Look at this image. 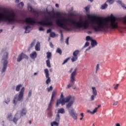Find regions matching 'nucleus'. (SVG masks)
Masks as SVG:
<instances>
[{"instance_id": "nucleus-5", "label": "nucleus", "mask_w": 126, "mask_h": 126, "mask_svg": "<svg viewBox=\"0 0 126 126\" xmlns=\"http://www.w3.org/2000/svg\"><path fill=\"white\" fill-rule=\"evenodd\" d=\"M77 71V69L75 68L74 70L71 74L70 84H69L67 85L66 87L67 89L70 88V87H72L73 85H74V82H75V76L76 75Z\"/></svg>"}, {"instance_id": "nucleus-12", "label": "nucleus", "mask_w": 126, "mask_h": 126, "mask_svg": "<svg viewBox=\"0 0 126 126\" xmlns=\"http://www.w3.org/2000/svg\"><path fill=\"white\" fill-rule=\"evenodd\" d=\"M69 113L74 120H77V114L74 112V109L72 108L71 110H69Z\"/></svg>"}, {"instance_id": "nucleus-18", "label": "nucleus", "mask_w": 126, "mask_h": 126, "mask_svg": "<svg viewBox=\"0 0 126 126\" xmlns=\"http://www.w3.org/2000/svg\"><path fill=\"white\" fill-rule=\"evenodd\" d=\"M97 41L94 39H92L91 40V45L92 47H95V46H97Z\"/></svg>"}, {"instance_id": "nucleus-20", "label": "nucleus", "mask_w": 126, "mask_h": 126, "mask_svg": "<svg viewBox=\"0 0 126 126\" xmlns=\"http://www.w3.org/2000/svg\"><path fill=\"white\" fill-rule=\"evenodd\" d=\"M30 28H31V27H30V26H26L24 28V29H25V33H29V32H30V30H29L30 29Z\"/></svg>"}, {"instance_id": "nucleus-55", "label": "nucleus", "mask_w": 126, "mask_h": 126, "mask_svg": "<svg viewBox=\"0 0 126 126\" xmlns=\"http://www.w3.org/2000/svg\"><path fill=\"white\" fill-rule=\"evenodd\" d=\"M118 105V101H116L113 103V106H117Z\"/></svg>"}, {"instance_id": "nucleus-50", "label": "nucleus", "mask_w": 126, "mask_h": 126, "mask_svg": "<svg viewBox=\"0 0 126 126\" xmlns=\"http://www.w3.org/2000/svg\"><path fill=\"white\" fill-rule=\"evenodd\" d=\"M85 10H86V12H88V10H89V7H88V6L86 7Z\"/></svg>"}, {"instance_id": "nucleus-62", "label": "nucleus", "mask_w": 126, "mask_h": 126, "mask_svg": "<svg viewBox=\"0 0 126 126\" xmlns=\"http://www.w3.org/2000/svg\"><path fill=\"white\" fill-rule=\"evenodd\" d=\"M55 6H56V7H59V4H58V3H56V4H55Z\"/></svg>"}, {"instance_id": "nucleus-6", "label": "nucleus", "mask_w": 126, "mask_h": 126, "mask_svg": "<svg viewBox=\"0 0 126 126\" xmlns=\"http://www.w3.org/2000/svg\"><path fill=\"white\" fill-rule=\"evenodd\" d=\"M44 21L38 22V24L44 26H53V22L51 21V16L44 18Z\"/></svg>"}, {"instance_id": "nucleus-47", "label": "nucleus", "mask_w": 126, "mask_h": 126, "mask_svg": "<svg viewBox=\"0 0 126 126\" xmlns=\"http://www.w3.org/2000/svg\"><path fill=\"white\" fill-rule=\"evenodd\" d=\"M63 99H64L63 98V94L62 93L61 95L60 99L59 100H63Z\"/></svg>"}, {"instance_id": "nucleus-46", "label": "nucleus", "mask_w": 126, "mask_h": 126, "mask_svg": "<svg viewBox=\"0 0 126 126\" xmlns=\"http://www.w3.org/2000/svg\"><path fill=\"white\" fill-rule=\"evenodd\" d=\"M32 95V91H30L29 92L28 96L29 97H31V95Z\"/></svg>"}, {"instance_id": "nucleus-28", "label": "nucleus", "mask_w": 126, "mask_h": 126, "mask_svg": "<svg viewBox=\"0 0 126 126\" xmlns=\"http://www.w3.org/2000/svg\"><path fill=\"white\" fill-rule=\"evenodd\" d=\"M7 118L9 121H12V114L11 113L8 114Z\"/></svg>"}, {"instance_id": "nucleus-29", "label": "nucleus", "mask_w": 126, "mask_h": 126, "mask_svg": "<svg viewBox=\"0 0 126 126\" xmlns=\"http://www.w3.org/2000/svg\"><path fill=\"white\" fill-rule=\"evenodd\" d=\"M51 126H59V122H58L57 121H54L51 123Z\"/></svg>"}, {"instance_id": "nucleus-7", "label": "nucleus", "mask_w": 126, "mask_h": 126, "mask_svg": "<svg viewBox=\"0 0 126 126\" xmlns=\"http://www.w3.org/2000/svg\"><path fill=\"white\" fill-rule=\"evenodd\" d=\"M72 99H74V97H72L71 96L69 95L65 98L58 99L56 103V107H59L60 104H62V106H63L65 103L69 102V101H71Z\"/></svg>"}, {"instance_id": "nucleus-2", "label": "nucleus", "mask_w": 126, "mask_h": 126, "mask_svg": "<svg viewBox=\"0 0 126 126\" xmlns=\"http://www.w3.org/2000/svg\"><path fill=\"white\" fill-rule=\"evenodd\" d=\"M93 29L95 32H107L108 29H117L119 28V23L115 20L111 19L110 21L102 20L100 18L93 19L91 21Z\"/></svg>"}, {"instance_id": "nucleus-56", "label": "nucleus", "mask_w": 126, "mask_h": 126, "mask_svg": "<svg viewBox=\"0 0 126 126\" xmlns=\"http://www.w3.org/2000/svg\"><path fill=\"white\" fill-rule=\"evenodd\" d=\"M51 31H52V30H51V29H48V30H47V33H50V32H51Z\"/></svg>"}, {"instance_id": "nucleus-15", "label": "nucleus", "mask_w": 126, "mask_h": 126, "mask_svg": "<svg viewBox=\"0 0 126 126\" xmlns=\"http://www.w3.org/2000/svg\"><path fill=\"white\" fill-rule=\"evenodd\" d=\"M74 102V99L72 98V100L69 101L68 104H66V107L68 110L69 109L71 106H72Z\"/></svg>"}, {"instance_id": "nucleus-34", "label": "nucleus", "mask_w": 126, "mask_h": 126, "mask_svg": "<svg viewBox=\"0 0 126 126\" xmlns=\"http://www.w3.org/2000/svg\"><path fill=\"white\" fill-rule=\"evenodd\" d=\"M46 64H47V66H48V67H51V62H50V60L48 59L46 61Z\"/></svg>"}, {"instance_id": "nucleus-37", "label": "nucleus", "mask_w": 126, "mask_h": 126, "mask_svg": "<svg viewBox=\"0 0 126 126\" xmlns=\"http://www.w3.org/2000/svg\"><path fill=\"white\" fill-rule=\"evenodd\" d=\"M86 41H92V38H91V37H90V36H87L86 37Z\"/></svg>"}, {"instance_id": "nucleus-14", "label": "nucleus", "mask_w": 126, "mask_h": 126, "mask_svg": "<svg viewBox=\"0 0 126 126\" xmlns=\"http://www.w3.org/2000/svg\"><path fill=\"white\" fill-rule=\"evenodd\" d=\"M30 57L32 60H34L37 58V53L35 51H33L30 55Z\"/></svg>"}, {"instance_id": "nucleus-36", "label": "nucleus", "mask_w": 126, "mask_h": 126, "mask_svg": "<svg viewBox=\"0 0 126 126\" xmlns=\"http://www.w3.org/2000/svg\"><path fill=\"white\" fill-rule=\"evenodd\" d=\"M10 102V98L7 97L6 99H5V103L6 104H8Z\"/></svg>"}, {"instance_id": "nucleus-27", "label": "nucleus", "mask_w": 126, "mask_h": 126, "mask_svg": "<svg viewBox=\"0 0 126 126\" xmlns=\"http://www.w3.org/2000/svg\"><path fill=\"white\" fill-rule=\"evenodd\" d=\"M22 87V85L21 84H19L16 87V91H20V88Z\"/></svg>"}, {"instance_id": "nucleus-11", "label": "nucleus", "mask_w": 126, "mask_h": 126, "mask_svg": "<svg viewBox=\"0 0 126 126\" xmlns=\"http://www.w3.org/2000/svg\"><path fill=\"white\" fill-rule=\"evenodd\" d=\"M44 73L45 77L47 78L46 81V84H49L51 82V78L50 77V74H49V70L48 69H44Z\"/></svg>"}, {"instance_id": "nucleus-26", "label": "nucleus", "mask_w": 126, "mask_h": 126, "mask_svg": "<svg viewBox=\"0 0 126 126\" xmlns=\"http://www.w3.org/2000/svg\"><path fill=\"white\" fill-rule=\"evenodd\" d=\"M60 120H61L60 114H57L56 117L55 118V121L56 122H57V123H60Z\"/></svg>"}, {"instance_id": "nucleus-10", "label": "nucleus", "mask_w": 126, "mask_h": 126, "mask_svg": "<svg viewBox=\"0 0 126 126\" xmlns=\"http://www.w3.org/2000/svg\"><path fill=\"white\" fill-rule=\"evenodd\" d=\"M23 59L28 60V56H27V55H25L24 53H22L18 56L17 61L18 63H19L20 62H21Z\"/></svg>"}, {"instance_id": "nucleus-4", "label": "nucleus", "mask_w": 126, "mask_h": 126, "mask_svg": "<svg viewBox=\"0 0 126 126\" xmlns=\"http://www.w3.org/2000/svg\"><path fill=\"white\" fill-rule=\"evenodd\" d=\"M24 91H25V88L23 87L21 89L19 95H16L15 96L13 100V103L14 104V105H16V103H17L18 101H22L23 96H24Z\"/></svg>"}, {"instance_id": "nucleus-53", "label": "nucleus", "mask_w": 126, "mask_h": 126, "mask_svg": "<svg viewBox=\"0 0 126 126\" xmlns=\"http://www.w3.org/2000/svg\"><path fill=\"white\" fill-rule=\"evenodd\" d=\"M93 17V16L91 15H88V18H92Z\"/></svg>"}, {"instance_id": "nucleus-35", "label": "nucleus", "mask_w": 126, "mask_h": 126, "mask_svg": "<svg viewBox=\"0 0 126 126\" xmlns=\"http://www.w3.org/2000/svg\"><path fill=\"white\" fill-rule=\"evenodd\" d=\"M70 60V57L66 58L65 60H64L63 62V63L62 64H64V63H66L68 61Z\"/></svg>"}, {"instance_id": "nucleus-63", "label": "nucleus", "mask_w": 126, "mask_h": 126, "mask_svg": "<svg viewBox=\"0 0 126 126\" xmlns=\"http://www.w3.org/2000/svg\"><path fill=\"white\" fill-rule=\"evenodd\" d=\"M15 2H16V3H18V2H19V0H16Z\"/></svg>"}, {"instance_id": "nucleus-39", "label": "nucleus", "mask_w": 126, "mask_h": 126, "mask_svg": "<svg viewBox=\"0 0 126 126\" xmlns=\"http://www.w3.org/2000/svg\"><path fill=\"white\" fill-rule=\"evenodd\" d=\"M47 90L48 91V92L52 91V90H53V86H51L49 88H47Z\"/></svg>"}, {"instance_id": "nucleus-40", "label": "nucleus", "mask_w": 126, "mask_h": 126, "mask_svg": "<svg viewBox=\"0 0 126 126\" xmlns=\"http://www.w3.org/2000/svg\"><path fill=\"white\" fill-rule=\"evenodd\" d=\"M56 36V33L55 32H51L50 33V37H52L54 38V37H55Z\"/></svg>"}, {"instance_id": "nucleus-41", "label": "nucleus", "mask_w": 126, "mask_h": 126, "mask_svg": "<svg viewBox=\"0 0 126 126\" xmlns=\"http://www.w3.org/2000/svg\"><path fill=\"white\" fill-rule=\"evenodd\" d=\"M95 97H96V95L94 94L92 95L91 97V101H94V99L95 98Z\"/></svg>"}, {"instance_id": "nucleus-52", "label": "nucleus", "mask_w": 126, "mask_h": 126, "mask_svg": "<svg viewBox=\"0 0 126 126\" xmlns=\"http://www.w3.org/2000/svg\"><path fill=\"white\" fill-rule=\"evenodd\" d=\"M39 31H44V28H43L42 27H40L39 28Z\"/></svg>"}, {"instance_id": "nucleus-42", "label": "nucleus", "mask_w": 126, "mask_h": 126, "mask_svg": "<svg viewBox=\"0 0 126 126\" xmlns=\"http://www.w3.org/2000/svg\"><path fill=\"white\" fill-rule=\"evenodd\" d=\"M89 42H86L85 44V45L84 46V48H86V47H88L89 46Z\"/></svg>"}, {"instance_id": "nucleus-61", "label": "nucleus", "mask_w": 126, "mask_h": 126, "mask_svg": "<svg viewBox=\"0 0 126 126\" xmlns=\"http://www.w3.org/2000/svg\"><path fill=\"white\" fill-rule=\"evenodd\" d=\"M33 46H34V42H32V43L31 44V47H33Z\"/></svg>"}, {"instance_id": "nucleus-59", "label": "nucleus", "mask_w": 126, "mask_h": 126, "mask_svg": "<svg viewBox=\"0 0 126 126\" xmlns=\"http://www.w3.org/2000/svg\"><path fill=\"white\" fill-rule=\"evenodd\" d=\"M80 116H82V118H83V117H84V114H83V113H82L80 114Z\"/></svg>"}, {"instance_id": "nucleus-48", "label": "nucleus", "mask_w": 126, "mask_h": 126, "mask_svg": "<svg viewBox=\"0 0 126 126\" xmlns=\"http://www.w3.org/2000/svg\"><path fill=\"white\" fill-rule=\"evenodd\" d=\"M123 23L124 24L126 25V17H124L123 19Z\"/></svg>"}, {"instance_id": "nucleus-22", "label": "nucleus", "mask_w": 126, "mask_h": 126, "mask_svg": "<svg viewBox=\"0 0 126 126\" xmlns=\"http://www.w3.org/2000/svg\"><path fill=\"white\" fill-rule=\"evenodd\" d=\"M120 4H121L122 7L124 8V9H126V4H124V3L122 2L121 0H118L117 1Z\"/></svg>"}, {"instance_id": "nucleus-57", "label": "nucleus", "mask_w": 126, "mask_h": 126, "mask_svg": "<svg viewBox=\"0 0 126 126\" xmlns=\"http://www.w3.org/2000/svg\"><path fill=\"white\" fill-rule=\"evenodd\" d=\"M60 33L61 34L62 37H63V31L60 30Z\"/></svg>"}, {"instance_id": "nucleus-25", "label": "nucleus", "mask_w": 126, "mask_h": 126, "mask_svg": "<svg viewBox=\"0 0 126 126\" xmlns=\"http://www.w3.org/2000/svg\"><path fill=\"white\" fill-rule=\"evenodd\" d=\"M46 55H47V59H48V60H50V59L52 58V53L50 52H47L46 53Z\"/></svg>"}, {"instance_id": "nucleus-16", "label": "nucleus", "mask_w": 126, "mask_h": 126, "mask_svg": "<svg viewBox=\"0 0 126 126\" xmlns=\"http://www.w3.org/2000/svg\"><path fill=\"white\" fill-rule=\"evenodd\" d=\"M28 9L30 12H33V13H36V12H37L31 6H28Z\"/></svg>"}, {"instance_id": "nucleus-30", "label": "nucleus", "mask_w": 126, "mask_h": 126, "mask_svg": "<svg viewBox=\"0 0 126 126\" xmlns=\"http://www.w3.org/2000/svg\"><path fill=\"white\" fill-rule=\"evenodd\" d=\"M56 53L59 54V55H62V54H63V51H62V49L61 48H58L56 50Z\"/></svg>"}, {"instance_id": "nucleus-58", "label": "nucleus", "mask_w": 126, "mask_h": 126, "mask_svg": "<svg viewBox=\"0 0 126 126\" xmlns=\"http://www.w3.org/2000/svg\"><path fill=\"white\" fill-rule=\"evenodd\" d=\"M60 15H61V14L59 12L56 13V16H60Z\"/></svg>"}, {"instance_id": "nucleus-23", "label": "nucleus", "mask_w": 126, "mask_h": 126, "mask_svg": "<svg viewBox=\"0 0 126 126\" xmlns=\"http://www.w3.org/2000/svg\"><path fill=\"white\" fill-rule=\"evenodd\" d=\"M56 95H57V91H53V92H52V96H51V101H53V99H54V97H55L56 96Z\"/></svg>"}, {"instance_id": "nucleus-43", "label": "nucleus", "mask_w": 126, "mask_h": 126, "mask_svg": "<svg viewBox=\"0 0 126 126\" xmlns=\"http://www.w3.org/2000/svg\"><path fill=\"white\" fill-rule=\"evenodd\" d=\"M109 2L110 4H112L114 3V0H107V2Z\"/></svg>"}, {"instance_id": "nucleus-32", "label": "nucleus", "mask_w": 126, "mask_h": 126, "mask_svg": "<svg viewBox=\"0 0 126 126\" xmlns=\"http://www.w3.org/2000/svg\"><path fill=\"white\" fill-rule=\"evenodd\" d=\"M97 112V108H95L93 112H91L90 110H88V113H90V114H92L93 115L95 114Z\"/></svg>"}, {"instance_id": "nucleus-38", "label": "nucleus", "mask_w": 126, "mask_h": 126, "mask_svg": "<svg viewBox=\"0 0 126 126\" xmlns=\"http://www.w3.org/2000/svg\"><path fill=\"white\" fill-rule=\"evenodd\" d=\"M52 116L53 113L52 112V111H49V112L48 113V117H49V118H51Z\"/></svg>"}, {"instance_id": "nucleus-8", "label": "nucleus", "mask_w": 126, "mask_h": 126, "mask_svg": "<svg viewBox=\"0 0 126 126\" xmlns=\"http://www.w3.org/2000/svg\"><path fill=\"white\" fill-rule=\"evenodd\" d=\"M25 22L28 24L29 25H35L36 23H37V22H36V20L35 18H32L31 17L30 18H27L25 20Z\"/></svg>"}, {"instance_id": "nucleus-49", "label": "nucleus", "mask_w": 126, "mask_h": 126, "mask_svg": "<svg viewBox=\"0 0 126 126\" xmlns=\"http://www.w3.org/2000/svg\"><path fill=\"white\" fill-rule=\"evenodd\" d=\"M68 40H69V37H67L66 39L65 43L67 45H68Z\"/></svg>"}, {"instance_id": "nucleus-54", "label": "nucleus", "mask_w": 126, "mask_h": 126, "mask_svg": "<svg viewBox=\"0 0 126 126\" xmlns=\"http://www.w3.org/2000/svg\"><path fill=\"white\" fill-rule=\"evenodd\" d=\"M50 46L51 48H54V45L53 44V43H52V42L50 43Z\"/></svg>"}, {"instance_id": "nucleus-21", "label": "nucleus", "mask_w": 126, "mask_h": 126, "mask_svg": "<svg viewBox=\"0 0 126 126\" xmlns=\"http://www.w3.org/2000/svg\"><path fill=\"white\" fill-rule=\"evenodd\" d=\"M40 43L37 42L35 47V49L36 51H40Z\"/></svg>"}, {"instance_id": "nucleus-9", "label": "nucleus", "mask_w": 126, "mask_h": 126, "mask_svg": "<svg viewBox=\"0 0 126 126\" xmlns=\"http://www.w3.org/2000/svg\"><path fill=\"white\" fill-rule=\"evenodd\" d=\"M80 51L78 50H76L73 52V56L71 59L72 63H74L78 60V55H79Z\"/></svg>"}, {"instance_id": "nucleus-13", "label": "nucleus", "mask_w": 126, "mask_h": 126, "mask_svg": "<svg viewBox=\"0 0 126 126\" xmlns=\"http://www.w3.org/2000/svg\"><path fill=\"white\" fill-rule=\"evenodd\" d=\"M20 118H21V116H19V114L17 113L15 115L12 121H13V122L16 125L17 121Z\"/></svg>"}, {"instance_id": "nucleus-19", "label": "nucleus", "mask_w": 126, "mask_h": 126, "mask_svg": "<svg viewBox=\"0 0 126 126\" xmlns=\"http://www.w3.org/2000/svg\"><path fill=\"white\" fill-rule=\"evenodd\" d=\"M57 113L58 114H64L65 113V111H64V109L60 108L58 110Z\"/></svg>"}, {"instance_id": "nucleus-31", "label": "nucleus", "mask_w": 126, "mask_h": 126, "mask_svg": "<svg viewBox=\"0 0 126 126\" xmlns=\"http://www.w3.org/2000/svg\"><path fill=\"white\" fill-rule=\"evenodd\" d=\"M108 7V4L107 3H105L104 4L102 5L101 7V9H106Z\"/></svg>"}, {"instance_id": "nucleus-17", "label": "nucleus", "mask_w": 126, "mask_h": 126, "mask_svg": "<svg viewBox=\"0 0 126 126\" xmlns=\"http://www.w3.org/2000/svg\"><path fill=\"white\" fill-rule=\"evenodd\" d=\"M27 113V111L26 110V109L23 108L20 113L21 117L25 116V115H26Z\"/></svg>"}, {"instance_id": "nucleus-51", "label": "nucleus", "mask_w": 126, "mask_h": 126, "mask_svg": "<svg viewBox=\"0 0 126 126\" xmlns=\"http://www.w3.org/2000/svg\"><path fill=\"white\" fill-rule=\"evenodd\" d=\"M20 5H21V6H24V3H23V2H21L19 3Z\"/></svg>"}, {"instance_id": "nucleus-33", "label": "nucleus", "mask_w": 126, "mask_h": 126, "mask_svg": "<svg viewBox=\"0 0 126 126\" xmlns=\"http://www.w3.org/2000/svg\"><path fill=\"white\" fill-rule=\"evenodd\" d=\"M48 111H52V101H51V100H50V102L48 105Z\"/></svg>"}, {"instance_id": "nucleus-64", "label": "nucleus", "mask_w": 126, "mask_h": 126, "mask_svg": "<svg viewBox=\"0 0 126 126\" xmlns=\"http://www.w3.org/2000/svg\"><path fill=\"white\" fill-rule=\"evenodd\" d=\"M116 126H121V125L119 123L116 124Z\"/></svg>"}, {"instance_id": "nucleus-1", "label": "nucleus", "mask_w": 126, "mask_h": 126, "mask_svg": "<svg viewBox=\"0 0 126 126\" xmlns=\"http://www.w3.org/2000/svg\"><path fill=\"white\" fill-rule=\"evenodd\" d=\"M56 24L59 27H61L66 31H70L71 29L67 28L66 25L68 26H74V29L78 28H84V29H87L89 27V21L85 20L83 21L82 19H80L78 22H76L75 20L71 18H60L56 21Z\"/></svg>"}, {"instance_id": "nucleus-45", "label": "nucleus", "mask_w": 126, "mask_h": 126, "mask_svg": "<svg viewBox=\"0 0 126 126\" xmlns=\"http://www.w3.org/2000/svg\"><path fill=\"white\" fill-rule=\"evenodd\" d=\"M99 64H97L96 66V72H97V71L99 70Z\"/></svg>"}, {"instance_id": "nucleus-24", "label": "nucleus", "mask_w": 126, "mask_h": 126, "mask_svg": "<svg viewBox=\"0 0 126 126\" xmlns=\"http://www.w3.org/2000/svg\"><path fill=\"white\" fill-rule=\"evenodd\" d=\"M92 89H93V95H94V96H97V90H96V88L92 87Z\"/></svg>"}, {"instance_id": "nucleus-44", "label": "nucleus", "mask_w": 126, "mask_h": 126, "mask_svg": "<svg viewBox=\"0 0 126 126\" xmlns=\"http://www.w3.org/2000/svg\"><path fill=\"white\" fill-rule=\"evenodd\" d=\"M119 86L120 85L119 84H116V85L114 87V90H118V87H119Z\"/></svg>"}, {"instance_id": "nucleus-60", "label": "nucleus", "mask_w": 126, "mask_h": 126, "mask_svg": "<svg viewBox=\"0 0 126 126\" xmlns=\"http://www.w3.org/2000/svg\"><path fill=\"white\" fill-rule=\"evenodd\" d=\"M100 107H101V105H98L97 107H95V109L97 108V110H98V109H99V108H100Z\"/></svg>"}, {"instance_id": "nucleus-3", "label": "nucleus", "mask_w": 126, "mask_h": 126, "mask_svg": "<svg viewBox=\"0 0 126 126\" xmlns=\"http://www.w3.org/2000/svg\"><path fill=\"white\" fill-rule=\"evenodd\" d=\"M7 59H8V53L5 52L2 58V63L3 64V68L1 70L2 73L4 72L7 68V64H8Z\"/></svg>"}]
</instances>
